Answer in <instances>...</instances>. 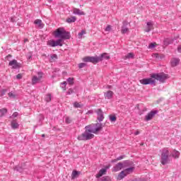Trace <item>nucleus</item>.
<instances>
[{
    "label": "nucleus",
    "instance_id": "obj_7",
    "mask_svg": "<svg viewBox=\"0 0 181 181\" xmlns=\"http://www.w3.org/2000/svg\"><path fill=\"white\" fill-rule=\"evenodd\" d=\"M135 169V167H132L127 168L124 170H122L117 176V180H122V179H124L125 176H128V175H131L132 172H134V170Z\"/></svg>",
    "mask_w": 181,
    "mask_h": 181
},
{
    "label": "nucleus",
    "instance_id": "obj_2",
    "mask_svg": "<svg viewBox=\"0 0 181 181\" xmlns=\"http://www.w3.org/2000/svg\"><path fill=\"white\" fill-rule=\"evenodd\" d=\"M86 129L90 132V134H98L100 131H103V124L96 123L90 124L86 127Z\"/></svg>",
    "mask_w": 181,
    "mask_h": 181
},
{
    "label": "nucleus",
    "instance_id": "obj_54",
    "mask_svg": "<svg viewBox=\"0 0 181 181\" xmlns=\"http://www.w3.org/2000/svg\"><path fill=\"white\" fill-rule=\"evenodd\" d=\"M105 169H110V165L106 166V168Z\"/></svg>",
    "mask_w": 181,
    "mask_h": 181
},
{
    "label": "nucleus",
    "instance_id": "obj_52",
    "mask_svg": "<svg viewBox=\"0 0 181 181\" xmlns=\"http://www.w3.org/2000/svg\"><path fill=\"white\" fill-rule=\"evenodd\" d=\"M117 161H118V160H117V158L116 159H113V160H112V163H115V162H117Z\"/></svg>",
    "mask_w": 181,
    "mask_h": 181
},
{
    "label": "nucleus",
    "instance_id": "obj_40",
    "mask_svg": "<svg viewBox=\"0 0 181 181\" xmlns=\"http://www.w3.org/2000/svg\"><path fill=\"white\" fill-rule=\"evenodd\" d=\"M73 93H74V90H73V89L69 88L67 91V94L70 95V94H73Z\"/></svg>",
    "mask_w": 181,
    "mask_h": 181
},
{
    "label": "nucleus",
    "instance_id": "obj_57",
    "mask_svg": "<svg viewBox=\"0 0 181 181\" xmlns=\"http://www.w3.org/2000/svg\"><path fill=\"white\" fill-rule=\"evenodd\" d=\"M42 138H45V134H42Z\"/></svg>",
    "mask_w": 181,
    "mask_h": 181
},
{
    "label": "nucleus",
    "instance_id": "obj_3",
    "mask_svg": "<svg viewBox=\"0 0 181 181\" xmlns=\"http://www.w3.org/2000/svg\"><path fill=\"white\" fill-rule=\"evenodd\" d=\"M132 162L129 161H124V163H118L116 164L112 169V172H119L121 169H124V168H128L129 166H131L132 165Z\"/></svg>",
    "mask_w": 181,
    "mask_h": 181
},
{
    "label": "nucleus",
    "instance_id": "obj_12",
    "mask_svg": "<svg viewBox=\"0 0 181 181\" xmlns=\"http://www.w3.org/2000/svg\"><path fill=\"white\" fill-rule=\"evenodd\" d=\"M95 112H96L98 115V120L99 122H101L104 119V112H103V110L98 109L95 110Z\"/></svg>",
    "mask_w": 181,
    "mask_h": 181
},
{
    "label": "nucleus",
    "instance_id": "obj_44",
    "mask_svg": "<svg viewBox=\"0 0 181 181\" xmlns=\"http://www.w3.org/2000/svg\"><path fill=\"white\" fill-rule=\"evenodd\" d=\"M7 90L6 89H2L1 93V95H5V93H6Z\"/></svg>",
    "mask_w": 181,
    "mask_h": 181
},
{
    "label": "nucleus",
    "instance_id": "obj_1",
    "mask_svg": "<svg viewBox=\"0 0 181 181\" xmlns=\"http://www.w3.org/2000/svg\"><path fill=\"white\" fill-rule=\"evenodd\" d=\"M54 37H59L60 39L57 41H54V40L47 41V45L51 46V47L63 46V40L70 39V33L66 31L63 28H59L54 32Z\"/></svg>",
    "mask_w": 181,
    "mask_h": 181
},
{
    "label": "nucleus",
    "instance_id": "obj_36",
    "mask_svg": "<svg viewBox=\"0 0 181 181\" xmlns=\"http://www.w3.org/2000/svg\"><path fill=\"white\" fill-rule=\"evenodd\" d=\"M67 86V82L64 81L63 83H61V87L66 91V86Z\"/></svg>",
    "mask_w": 181,
    "mask_h": 181
},
{
    "label": "nucleus",
    "instance_id": "obj_50",
    "mask_svg": "<svg viewBox=\"0 0 181 181\" xmlns=\"http://www.w3.org/2000/svg\"><path fill=\"white\" fill-rule=\"evenodd\" d=\"M11 57H12V55H11V54H8V55H7V56L6 57V59H7V60H8V59H9V58H11Z\"/></svg>",
    "mask_w": 181,
    "mask_h": 181
},
{
    "label": "nucleus",
    "instance_id": "obj_25",
    "mask_svg": "<svg viewBox=\"0 0 181 181\" xmlns=\"http://www.w3.org/2000/svg\"><path fill=\"white\" fill-rule=\"evenodd\" d=\"M80 172H78V171H77V170H74L73 172H72V175H71V176H72V179H76L78 176H79L80 175Z\"/></svg>",
    "mask_w": 181,
    "mask_h": 181
},
{
    "label": "nucleus",
    "instance_id": "obj_27",
    "mask_svg": "<svg viewBox=\"0 0 181 181\" xmlns=\"http://www.w3.org/2000/svg\"><path fill=\"white\" fill-rule=\"evenodd\" d=\"M6 112H8V109L6 108H2L0 110V117H4V115H5V114H6Z\"/></svg>",
    "mask_w": 181,
    "mask_h": 181
},
{
    "label": "nucleus",
    "instance_id": "obj_34",
    "mask_svg": "<svg viewBox=\"0 0 181 181\" xmlns=\"http://www.w3.org/2000/svg\"><path fill=\"white\" fill-rule=\"evenodd\" d=\"M110 119L112 122H115V121H117V117H115V115H110Z\"/></svg>",
    "mask_w": 181,
    "mask_h": 181
},
{
    "label": "nucleus",
    "instance_id": "obj_39",
    "mask_svg": "<svg viewBox=\"0 0 181 181\" xmlns=\"http://www.w3.org/2000/svg\"><path fill=\"white\" fill-rule=\"evenodd\" d=\"M105 32H110L111 31V25H108L106 28L105 29Z\"/></svg>",
    "mask_w": 181,
    "mask_h": 181
},
{
    "label": "nucleus",
    "instance_id": "obj_19",
    "mask_svg": "<svg viewBox=\"0 0 181 181\" xmlns=\"http://www.w3.org/2000/svg\"><path fill=\"white\" fill-rule=\"evenodd\" d=\"M35 25H37L38 28H40V29H42L44 26L45 24H43V23L42 22V20L40 19H37L34 21Z\"/></svg>",
    "mask_w": 181,
    "mask_h": 181
},
{
    "label": "nucleus",
    "instance_id": "obj_51",
    "mask_svg": "<svg viewBox=\"0 0 181 181\" xmlns=\"http://www.w3.org/2000/svg\"><path fill=\"white\" fill-rule=\"evenodd\" d=\"M107 88H108L110 90V89L112 88V86L111 85H107Z\"/></svg>",
    "mask_w": 181,
    "mask_h": 181
},
{
    "label": "nucleus",
    "instance_id": "obj_23",
    "mask_svg": "<svg viewBox=\"0 0 181 181\" xmlns=\"http://www.w3.org/2000/svg\"><path fill=\"white\" fill-rule=\"evenodd\" d=\"M76 21H77V18H76V16H71L66 18L67 23H73Z\"/></svg>",
    "mask_w": 181,
    "mask_h": 181
},
{
    "label": "nucleus",
    "instance_id": "obj_15",
    "mask_svg": "<svg viewBox=\"0 0 181 181\" xmlns=\"http://www.w3.org/2000/svg\"><path fill=\"white\" fill-rule=\"evenodd\" d=\"M104 95L106 100H112V98H114V92L112 90H107L105 93Z\"/></svg>",
    "mask_w": 181,
    "mask_h": 181
},
{
    "label": "nucleus",
    "instance_id": "obj_35",
    "mask_svg": "<svg viewBox=\"0 0 181 181\" xmlns=\"http://www.w3.org/2000/svg\"><path fill=\"white\" fill-rule=\"evenodd\" d=\"M168 45H170V40L166 38L164 40V45L168 46Z\"/></svg>",
    "mask_w": 181,
    "mask_h": 181
},
{
    "label": "nucleus",
    "instance_id": "obj_38",
    "mask_svg": "<svg viewBox=\"0 0 181 181\" xmlns=\"http://www.w3.org/2000/svg\"><path fill=\"white\" fill-rule=\"evenodd\" d=\"M65 122H66V124H71V118H70V117H66V119H65Z\"/></svg>",
    "mask_w": 181,
    "mask_h": 181
},
{
    "label": "nucleus",
    "instance_id": "obj_17",
    "mask_svg": "<svg viewBox=\"0 0 181 181\" xmlns=\"http://www.w3.org/2000/svg\"><path fill=\"white\" fill-rule=\"evenodd\" d=\"M180 62V59L179 58H173L171 59V66L172 67H176L177 64Z\"/></svg>",
    "mask_w": 181,
    "mask_h": 181
},
{
    "label": "nucleus",
    "instance_id": "obj_24",
    "mask_svg": "<svg viewBox=\"0 0 181 181\" xmlns=\"http://www.w3.org/2000/svg\"><path fill=\"white\" fill-rule=\"evenodd\" d=\"M11 127H12L13 129H16L19 128V124H18L16 122V120H13L11 122Z\"/></svg>",
    "mask_w": 181,
    "mask_h": 181
},
{
    "label": "nucleus",
    "instance_id": "obj_58",
    "mask_svg": "<svg viewBox=\"0 0 181 181\" xmlns=\"http://www.w3.org/2000/svg\"><path fill=\"white\" fill-rule=\"evenodd\" d=\"M16 169L17 170H19V168H18V167H16Z\"/></svg>",
    "mask_w": 181,
    "mask_h": 181
},
{
    "label": "nucleus",
    "instance_id": "obj_31",
    "mask_svg": "<svg viewBox=\"0 0 181 181\" xmlns=\"http://www.w3.org/2000/svg\"><path fill=\"white\" fill-rule=\"evenodd\" d=\"M67 81L70 86H73L74 84V78H69Z\"/></svg>",
    "mask_w": 181,
    "mask_h": 181
},
{
    "label": "nucleus",
    "instance_id": "obj_49",
    "mask_svg": "<svg viewBox=\"0 0 181 181\" xmlns=\"http://www.w3.org/2000/svg\"><path fill=\"white\" fill-rule=\"evenodd\" d=\"M159 58L160 59H165V55L159 54Z\"/></svg>",
    "mask_w": 181,
    "mask_h": 181
},
{
    "label": "nucleus",
    "instance_id": "obj_48",
    "mask_svg": "<svg viewBox=\"0 0 181 181\" xmlns=\"http://www.w3.org/2000/svg\"><path fill=\"white\" fill-rule=\"evenodd\" d=\"M177 52H178L179 53H181V45H178V47H177Z\"/></svg>",
    "mask_w": 181,
    "mask_h": 181
},
{
    "label": "nucleus",
    "instance_id": "obj_32",
    "mask_svg": "<svg viewBox=\"0 0 181 181\" xmlns=\"http://www.w3.org/2000/svg\"><path fill=\"white\" fill-rule=\"evenodd\" d=\"M74 107H75V108H81V104L80 103H78V102H75L74 103Z\"/></svg>",
    "mask_w": 181,
    "mask_h": 181
},
{
    "label": "nucleus",
    "instance_id": "obj_53",
    "mask_svg": "<svg viewBox=\"0 0 181 181\" xmlns=\"http://www.w3.org/2000/svg\"><path fill=\"white\" fill-rule=\"evenodd\" d=\"M134 135H139V131H136L135 133H134Z\"/></svg>",
    "mask_w": 181,
    "mask_h": 181
},
{
    "label": "nucleus",
    "instance_id": "obj_4",
    "mask_svg": "<svg viewBox=\"0 0 181 181\" xmlns=\"http://www.w3.org/2000/svg\"><path fill=\"white\" fill-rule=\"evenodd\" d=\"M93 138H94V134H91V132H88L86 129L83 133L78 136L77 139L78 141H90V139H93Z\"/></svg>",
    "mask_w": 181,
    "mask_h": 181
},
{
    "label": "nucleus",
    "instance_id": "obj_42",
    "mask_svg": "<svg viewBox=\"0 0 181 181\" xmlns=\"http://www.w3.org/2000/svg\"><path fill=\"white\" fill-rule=\"evenodd\" d=\"M8 97L15 98V95L12 92L8 93Z\"/></svg>",
    "mask_w": 181,
    "mask_h": 181
},
{
    "label": "nucleus",
    "instance_id": "obj_5",
    "mask_svg": "<svg viewBox=\"0 0 181 181\" xmlns=\"http://www.w3.org/2000/svg\"><path fill=\"white\" fill-rule=\"evenodd\" d=\"M151 77L160 81V83H165V81L169 78V75L165 73L153 74L151 75Z\"/></svg>",
    "mask_w": 181,
    "mask_h": 181
},
{
    "label": "nucleus",
    "instance_id": "obj_10",
    "mask_svg": "<svg viewBox=\"0 0 181 181\" xmlns=\"http://www.w3.org/2000/svg\"><path fill=\"white\" fill-rule=\"evenodd\" d=\"M141 84H143L144 86H146L148 84H155V79L153 78H143L140 81Z\"/></svg>",
    "mask_w": 181,
    "mask_h": 181
},
{
    "label": "nucleus",
    "instance_id": "obj_45",
    "mask_svg": "<svg viewBox=\"0 0 181 181\" xmlns=\"http://www.w3.org/2000/svg\"><path fill=\"white\" fill-rule=\"evenodd\" d=\"M153 57H156V59H159V54H153Z\"/></svg>",
    "mask_w": 181,
    "mask_h": 181
},
{
    "label": "nucleus",
    "instance_id": "obj_11",
    "mask_svg": "<svg viewBox=\"0 0 181 181\" xmlns=\"http://www.w3.org/2000/svg\"><path fill=\"white\" fill-rule=\"evenodd\" d=\"M158 110H151L147 115L145 116L146 121H151V119H153V117L156 115Z\"/></svg>",
    "mask_w": 181,
    "mask_h": 181
},
{
    "label": "nucleus",
    "instance_id": "obj_37",
    "mask_svg": "<svg viewBox=\"0 0 181 181\" xmlns=\"http://www.w3.org/2000/svg\"><path fill=\"white\" fill-rule=\"evenodd\" d=\"M87 66V64L86 63H80L78 64L79 69H83Z\"/></svg>",
    "mask_w": 181,
    "mask_h": 181
},
{
    "label": "nucleus",
    "instance_id": "obj_6",
    "mask_svg": "<svg viewBox=\"0 0 181 181\" xmlns=\"http://www.w3.org/2000/svg\"><path fill=\"white\" fill-rule=\"evenodd\" d=\"M170 161L169 160V150L165 148L162 150L161 153V163L162 165H167Z\"/></svg>",
    "mask_w": 181,
    "mask_h": 181
},
{
    "label": "nucleus",
    "instance_id": "obj_30",
    "mask_svg": "<svg viewBox=\"0 0 181 181\" xmlns=\"http://www.w3.org/2000/svg\"><path fill=\"white\" fill-rule=\"evenodd\" d=\"M83 35H86V30H82L78 35V39H81L83 37Z\"/></svg>",
    "mask_w": 181,
    "mask_h": 181
},
{
    "label": "nucleus",
    "instance_id": "obj_18",
    "mask_svg": "<svg viewBox=\"0 0 181 181\" xmlns=\"http://www.w3.org/2000/svg\"><path fill=\"white\" fill-rule=\"evenodd\" d=\"M171 156L175 159H177L180 156V153L178 151L173 150L171 152Z\"/></svg>",
    "mask_w": 181,
    "mask_h": 181
},
{
    "label": "nucleus",
    "instance_id": "obj_43",
    "mask_svg": "<svg viewBox=\"0 0 181 181\" xmlns=\"http://www.w3.org/2000/svg\"><path fill=\"white\" fill-rule=\"evenodd\" d=\"M125 158V156H120L117 158V160H122V159H124Z\"/></svg>",
    "mask_w": 181,
    "mask_h": 181
},
{
    "label": "nucleus",
    "instance_id": "obj_21",
    "mask_svg": "<svg viewBox=\"0 0 181 181\" xmlns=\"http://www.w3.org/2000/svg\"><path fill=\"white\" fill-rule=\"evenodd\" d=\"M73 13L75 15H86L83 11H81L79 8H74L73 9Z\"/></svg>",
    "mask_w": 181,
    "mask_h": 181
},
{
    "label": "nucleus",
    "instance_id": "obj_22",
    "mask_svg": "<svg viewBox=\"0 0 181 181\" xmlns=\"http://www.w3.org/2000/svg\"><path fill=\"white\" fill-rule=\"evenodd\" d=\"M107 173V169L103 168L100 170L99 173L96 175V177H101L103 175H105Z\"/></svg>",
    "mask_w": 181,
    "mask_h": 181
},
{
    "label": "nucleus",
    "instance_id": "obj_14",
    "mask_svg": "<svg viewBox=\"0 0 181 181\" xmlns=\"http://www.w3.org/2000/svg\"><path fill=\"white\" fill-rule=\"evenodd\" d=\"M8 66H12V69H19L21 67V65L19 63H18V61L16 59H13L8 63Z\"/></svg>",
    "mask_w": 181,
    "mask_h": 181
},
{
    "label": "nucleus",
    "instance_id": "obj_29",
    "mask_svg": "<svg viewBox=\"0 0 181 181\" xmlns=\"http://www.w3.org/2000/svg\"><path fill=\"white\" fill-rule=\"evenodd\" d=\"M135 57V54L132 52H129L125 56V59H134Z\"/></svg>",
    "mask_w": 181,
    "mask_h": 181
},
{
    "label": "nucleus",
    "instance_id": "obj_26",
    "mask_svg": "<svg viewBox=\"0 0 181 181\" xmlns=\"http://www.w3.org/2000/svg\"><path fill=\"white\" fill-rule=\"evenodd\" d=\"M50 57L51 58L49 61L51 62V63H53V62H56V60H57V54H51Z\"/></svg>",
    "mask_w": 181,
    "mask_h": 181
},
{
    "label": "nucleus",
    "instance_id": "obj_9",
    "mask_svg": "<svg viewBox=\"0 0 181 181\" xmlns=\"http://www.w3.org/2000/svg\"><path fill=\"white\" fill-rule=\"evenodd\" d=\"M83 62L93 63V64H97L99 62H101L100 57H86L83 58Z\"/></svg>",
    "mask_w": 181,
    "mask_h": 181
},
{
    "label": "nucleus",
    "instance_id": "obj_13",
    "mask_svg": "<svg viewBox=\"0 0 181 181\" xmlns=\"http://www.w3.org/2000/svg\"><path fill=\"white\" fill-rule=\"evenodd\" d=\"M127 25H128V22L124 21L123 26L122 27L121 33L122 35H125V33H129V28H127Z\"/></svg>",
    "mask_w": 181,
    "mask_h": 181
},
{
    "label": "nucleus",
    "instance_id": "obj_33",
    "mask_svg": "<svg viewBox=\"0 0 181 181\" xmlns=\"http://www.w3.org/2000/svg\"><path fill=\"white\" fill-rule=\"evenodd\" d=\"M157 44L156 42H151L148 45V49H153V47H156Z\"/></svg>",
    "mask_w": 181,
    "mask_h": 181
},
{
    "label": "nucleus",
    "instance_id": "obj_20",
    "mask_svg": "<svg viewBox=\"0 0 181 181\" xmlns=\"http://www.w3.org/2000/svg\"><path fill=\"white\" fill-rule=\"evenodd\" d=\"M99 59H101V62L105 59L106 60H110V55H108L107 53L101 54L99 57Z\"/></svg>",
    "mask_w": 181,
    "mask_h": 181
},
{
    "label": "nucleus",
    "instance_id": "obj_55",
    "mask_svg": "<svg viewBox=\"0 0 181 181\" xmlns=\"http://www.w3.org/2000/svg\"><path fill=\"white\" fill-rule=\"evenodd\" d=\"M105 180H107V179H108V177H104Z\"/></svg>",
    "mask_w": 181,
    "mask_h": 181
},
{
    "label": "nucleus",
    "instance_id": "obj_46",
    "mask_svg": "<svg viewBox=\"0 0 181 181\" xmlns=\"http://www.w3.org/2000/svg\"><path fill=\"white\" fill-rule=\"evenodd\" d=\"M16 78H17L18 80H21V78H22V74H18L16 76Z\"/></svg>",
    "mask_w": 181,
    "mask_h": 181
},
{
    "label": "nucleus",
    "instance_id": "obj_16",
    "mask_svg": "<svg viewBox=\"0 0 181 181\" xmlns=\"http://www.w3.org/2000/svg\"><path fill=\"white\" fill-rule=\"evenodd\" d=\"M153 29V23L151 21H148L147 23V27L146 28V29L144 30L145 32H151V30H152Z\"/></svg>",
    "mask_w": 181,
    "mask_h": 181
},
{
    "label": "nucleus",
    "instance_id": "obj_41",
    "mask_svg": "<svg viewBox=\"0 0 181 181\" xmlns=\"http://www.w3.org/2000/svg\"><path fill=\"white\" fill-rule=\"evenodd\" d=\"M18 115H19V113L18 112H15L13 115L12 117L13 118H16V117H18Z\"/></svg>",
    "mask_w": 181,
    "mask_h": 181
},
{
    "label": "nucleus",
    "instance_id": "obj_8",
    "mask_svg": "<svg viewBox=\"0 0 181 181\" xmlns=\"http://www.w3.org/2000/svg\"><path fill=\"white\" fill-rule=\"evenodd\" d=\"M42 78H43V72H37V76L34 75L32 77V85L35 86V84L40 83Z\"/></svg>",
    "mask_w": 181,
    "mask_h": 181
},
{
    "label": "nucleus",
    "instance_id": "obj_28",
    "mask_svg": "<svg viewBox=\"0 0 181 181\" xmlns=\"http://www.w3.org/2000/svg\"><path fill=\"white\" fill-rule=\"evenodd\" d=\"M45 101L47 103H50V101H52V95L50 93L46 95Z\"/></svg>",
    "mask_w": 181,
    "mask_h": 181
},
{
    "label": "nucleus",
    "instance_id": "obj_47",
    "mask_svg": "<svg viewBox=\"0 0 181 181\" xmlns=\"http://www.w3.org/2000/svg\"><path fill=\"white\" fill-rule=\"evenodd\" d=\"M11 22H16V18L15 17H11Z\"/></svg>",
    "mask_w": 181,
    "mask_h": 181
},
{
    "label": "nucleus",
    "instance_id": "obj_56",
    "mask_svg": "<svg viewBox=\"0 0 181 181\" xmlns=\"http://www.w3.org/2000/svg\"><path fill=\"white\" fill-rule=\"evenodd\" d=\"M53 0H48V2H52Z\"/></svg>",
    "mask_w": 181,
    "mask_h": 181
}]
</instances>
